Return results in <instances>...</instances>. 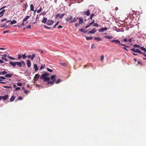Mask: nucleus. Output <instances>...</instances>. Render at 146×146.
<instances>
[{
	"label": "nucleus",
	"mask_w": 146,
	"mask_h": 146,
	"mask_svg": "<svg viewBox=\"0 0 146 146\" xmlns=\"http://www.w3.org/2000/svg\"><path fill=\"white\" fill-rule=\"evenodd\" d=\"M49 74L46 72H45L44 73H42L40 77V79L42 80H43L44 82H47L49 80V77L48 76H49Z\"/></svg>",
	"instance_id": "f257e3e1"
},
{
	"label": "nucleus",
	"mask_w": 146,
	"mask_h": 146,
	"mask_svg": "<svg viewBox=\"0 0 146 146\" xmlns=\"http://www.w3.org/2000/svg\"><path fill=\"white\" fill-rule=\"evenodd\" d=\"M41 22L50 26L53 24L54 23V21L52 20H50V19L47 20V18L44 17L43 18L42 20L41 21Z\"/></svg>",
	"instance_id": "f03ea898"
},
{
	"label": "nucleus",
	"mask_w": 146,
	"mask_h": 146,
	"mask_svg": "<svg viewBox=\"0 0 146 146\" xmlns=\"http://www.w3.org/2000/svg\"><path fill=\"white\" fill-rule=\"evenodd\" d=\"M56 75H51L50 77H49V80L48 81V84H53L56 81Z\"/></svg>",
	"instance_id": "7ed1b4c3"
},
{
	"label": "nucleus",
	"mask_w": 146,
	"mask_h": 146,
	"mask_svg": "<svg viewBox=\"0 0 146 146\" xmlns=\"http://www.w3.org/2000/svg\"><path fill=\"white\" fill-rule=\"evenodd\" d=\"M111 42H115L117 44H119L120 45H122V46H126L127 47H128V46H127L126 45L123 44H122V43L121 44L120 42V41L118 39H115V40H111Z\"/></svg>",
	"instance_id": "20e7f679"
},
{
	"label": "nucleus",
	"mask_w": 146,
	"mask_h": 146,
	"mask_svg": "<svg viewBox=\"0 0 146 146\" xmlns=\"http://www.w3.org/2000/svg\"><path fill=\"white\" fill-rule=\"evenodd\" d=\"M72 16L69 15V16L67 17L66 18V20L67 21H69L68 22L70 23H73V20L72 19Z\"/></svg>",
	"instance_id": "39448f33"
},
{
	"label": "nucleus",
	"mask_w": 146,
	"mask_h": 146,
	"mask_svg": "<svg viewBox=\"0 0 146 146\" xmlns=\"http://www.w3.org/2000/svg\"><path fill=\"white\" fill-rule=\"evenodd\" d=\"M9 97L8 94L5 95L4 96H0V100L3 99V101L6 100Z\"/></svg>",
	"instance_id": "423d86ee"
},
{
	"label": "nucleus",
	"mask_w": 146,
	"mask_h": 146,
	"mask_svg": "<svg viewBox=\"0 0 146 146\" xmlns=\"http://www.w3.org/2000/svg\"><path fill=\"white\" fill-rule=\"evenodd\" d=\"M27 56L28 58H31V60H33L34 58L35 57V55L34 53H33L32 55L29 54Z\"/></svg>",
	"instance_id": "0eeeda50"
},
{
	"label": "nucleus",
	"mask_w": 146,
	"mask_h": 146,
	"mask_svg": "<svg viewBox=\"0 0 146 146\" xmlns=\"http://www.w3.org/2000/svg\"><path fill=\"white\" fill-rule=\"evenodd\" d=\"M79 23L75 24V25L76 26H77L79 25L80 24L82 23L83 22V19L82 18H79Z\"/></svg>",
	"instance_id": "6e6552de"
},
{
	"label": "nucleus",
	"mask_w": 146,
	"mask_h": 146,
	"mask_svg": "<svg viewBox=\"0 0 146 146\" xmlns=\"http://www.w3.org/2000/svg\"><path fill=\"white\" fill-rule=\"evenodd\" d=\"M2 56L1 57V59L4 60L6 61H8L9 60L7 59L6 58V56H7V55L6 54H4L2 55Z\"/></svg>",
	"instance_id": "1a4fd4ad"
},
{
	"label": "nucleus",
	"mask_w": 146,
	"mask_h": 146,
	"mask_svg": "<svg viewBox=\"0 0 146 146\" xmlns=\"http://www.w3.org/2000/svg\"><path fill=\"white\" fill-rule=\"evenodd\" d=\"M9 63L13 67H15L16 66V61L13 62L10 61Z\"/></svg>",
	"instance_id": "9d476101"
},
{
	"label": "nucleus",
	"mask_w": 146,
	"mask_h": 146,
	"mask_svg": "<svg viewBox=\"0 0 146 146\" xmlns=\"http://www.w3.org/2000/svg\"><path fill=\"white\" fill-rule=\"evenodd\" d=\"M5 75V77L7 78H11L13 75L12 74H7L6 73Z\"/></svg>",
	"instance_id": "9b49d317"
},
{
	"label": "nucleus",
	"mask_w": 146,
	"mask_h": 146,
	"mask_svg": "<svg viewBox=\"0 0 146 146\" xmlns=\"http://www.w3.org/2000/svg\"><path fill=\"white\" fill-rule=\"evenodd\" d=\"M27 67L28 68H30L31 65V62L29 60H27Z\"/></svg>",
	"instance_id": "f8f14e48"
},
{
	"label": "nucleus",
	"mask_w": 146,
	"mask_h": 146,
	"mask_svg": "<svg viewBox=\"0 0 146 146\" xmlns=\"http://www.w3.org/2000/svg\"><path fill=\"white\" fill-rule=\"evenodd\" d=\"M108 29V28L107 27L102 28L99 29L98 31L100 32H103L107 30Z\"/></svg>",
	"instance_id": "ddd939ff"
},
{
	"label": "nucleus",
	"mask_w": 146,
	"mask_h": 146,
	"mask_svg": "<svg viewBox=\"0 0 146 146\" xmlns=\"http://www.w3.org/2000/svg\"><path fill=\"white\" fill-rule=\"evenodd\" d=\"M34 68L35 69V72H37L38 70V66L36 64H34Z\"/></svg>",
	"instance_id": "4468645a"
},
{
	"label": "nucleus",
	"mask_w": 146,
	"mask_h": 146,
	"mask_svg": "<svg viewBox=\"0 0 146 146\" xmlns=\"http://www.w3.org/2000/svg\"><path fill=\"white\" fill-rule=\"evenodd\" d=\"M15 96L14 95L12 96L9 99L10 101V102H12L15 99Z\"/></svg>",
	"instance_id": "2eb2a0df"
},
{
	"label": "nucleus",
	"mask_w": 146,
	"mask_h": 146,
	"mask_svg": "<svg viewBox=\"0 0 146 146\" xmlns=\"http://www.w3.org/2000/svg\"><path fill=\"white\" fill-rule=\"evenodd\" d=\"M16 65L17 66L19 67H21L22 66V64L21 62L16 61Z\"/></svg>",
	"instance_id": "dca6fc26"
},
{
	"label": "nucleus",
	"mask_w": 146,
	"mask_h": 146,
	"mask_svg": "<svg viewBox=\"0 0 146 146\" xmlns=\"http://www.w3.org/2000/svg\"><path fill=\"white\" fill-rule=\"evenodd\" d=\"M96 29L94 28L92 30H91L90 31H89L88 32L90 34L94 33L96 31Z\"/></svg>",
	"instance_id": "f3484780"
},
{
	"label": "nucleus",
	"mask_w": 146,
	"mask_h": 146,
	"mask_svg": "<svg viewBox=\"0 0 146 146\" xmlns=\"http://www.w3.org/2000/svg\"><path fill=\"white\" fill-rule=\"evenodd\" d=\"M2 70H3L4 71L1 72H0V75H4L6 74L7 73V72H6L5 70H6L5 69H3Z\"/></svg>",
	"instance_id": "a211bd4d"
},
{
	"label": "nucleus",
	"mask_w": 146,
	"mask_h": 146,
	"mask_svg": "<svg viewBox=\"0 0 146 146\" xmlns=\"http://www.w3.org/2000/svg\"><path fill=\"white\" fill-rule=\"evenodd\" d=\"M6 11L5 10H3L0 12V17H2L4 14L5 12Z\"/></svg>",
	"instance_id": "6ab92c4d"
},
{
	"label": "nucleus",
	"mask_w": 146,
	"mask_h": 146,
	"mask_svg": "<svg viewBox=\"0 0 146 146\" xmlns=\"http://www.w3.org/2000/svg\"><path fill=\"white\" fill-rule=\"evenodd\" d=\"M104 37L105 38L109 39L113 38V37L112 36H110L109 35L105 36Z\"/></svg>",
	"instance_id": "aec40b11"
},
{
	"label": "nucleus",
	"mask_w": 146,
	"mask_h": 146,
	"mask_svg": "<svg viewBox=\"0 0 146 146\" xmlns=\"http://www.w3.org/2000/svg\"><path fill=\"white\" fill-rule=\"evenodd\" d=\"M40 76L39 74H36L35 76V79H37L38 80L39 78H40Z\"/></svg>",
	"instance_id": "412c9836"
},
{
	"label": "nucleus",
	"mask_w": 146,
	"mask_h": 146,
	"mask_svg": "<svg viewBox=\"0 0 146 146\" xmlns=\"http://www.w3.org/2000/svg\"><path fill=\"white\" fill-rule=\"evenodd\" d=\"M17 23V21L15 20H13L12 21H11L10 22V24L13 25Z\"/></svg>",
	"instance_id": "4be33fe9"
},
{
	"label": "nucleus",
	"mask_w": 146,
	"mask_h": 146,
	"mask_svg": "<svg viewBox=\"0 0 146 146\" xmlns=\"http://www.w3.org/2000/svg\"><path fill=\"white\" fill-rule=\"evenodd\" d=\"M30 10L31 11H34V6L33 4H31L30 5Z\"/></svg>",
	"instance_id": "5701e85b"
},
{
	"label": "nucleus",
	"mask_w": 146,
	"mask_h": 146,
	"mask_svg": "<svg viewBox=\"0 0 146 146\" xmlns=\"http://www.w3.org/2000/svg\"><path fill=\"white\" fill-rule=\"evenodd\" d=\"M18 57L17 58H16V60H18L20 59L22 57V55L19 54H18Z\"/></svg>",
	"instance_id": "b1692460"
},
{
	"label": "nucleus",
	"mask_w": 146,
	"mask_h": 146,
	"mask_svg": "<svg viewBox=\"0 0 146 146\" xmlns=\"http://www.w3.org/2000/svg\"><path fill=\"white\" fill-rule=\"evenodd\" d=\"M94 39L95 40L98 41H99L101 40V39L98 37H95L94 38Z\"/></svg>",
	"instance_id": "393cba45"
},
{
	"label": "nucleus",
	"mask_w": 146,
	"mask_h": 146,
	"mask_svg": "<svg viewBox=\"0 0 146 146\" xmlns=\"http://www.w3.org/2000/svg\"><path fill=\"white\" fill-rule=\"evenodd\" d=\"M84 14H86L87 16H89L90 14V11L88 10L87 11L84 12Z\"/></svg>",
	"instance_id": "a878e982"
},
{
	"label": "nucleus",
	"mask_w": 146,
	"mask_h": 146,
	"mask_svg": "<svg viewBox=\"0 0 146 146\" xmlns=\"http://www.w3.org/2000/svg\"><path fill=\"white\" fill-rule=\"evenodd\" d=\"M47 11H44V12H41L40 14H39V15H45L46 13H47Z\"/></svg>",
	"instance_id": "bb28decb"
},
{
	"label": "nucleus",
	"mask_w": 146,
	"mask_h": 146,
	"mask_svg": "<svg viewBox=\"0 0 146 146\" xmlns=\"http://www.w3.org/2000/svg\"><path fill=\"white\" fill-rule=\"evenodd\" d=\"M30 17L29 16H27L25 17V18L23 19V21H25L29 19Z\"/></svg>",
	"instance_id": "cd10ccee"
},
{
	"label": "nucleus",
	"mask_w": 146,
	"mask_h": 146,
	"mask_svg": "<svg viewBox=\"0 0 146 146\" xmlns=\"http://www.w3.org/2000/svg\"><path fill=\"white\" fill-rule=\"evenodd\" d=\"M138 50V49H135L134 48L131 49V50L132 51H133L134 52H137Z\"/></svg>",
	"instance_id": "c85d7f7f"
},
{
	"label": "nucleus",
	"mask_w": 146,
	"mask_h": 146,
	"mask_svg": "<svg viewBox=\"0 0 146 146\" xmlns=\"http://www.w3.org/2000/svg\"><path fill=\"white\" fill-rule=\"evenodd\" d=\"M61 82V80L60 79H58L55 81V83L56 84H58Z\"/></svg>",
	"instance_id": "c756f323"
},
{
	"label": "nucleus",
	"mask_w": 146,
	"mask_h": 146,
	"mask_svg": "<svg viewBox=\"0 0 146 146\" xmlns=\"http://www.w3.org/2000/svg\"><path fill=\"white\" fill-rule=\"evenodd\" d=\"M5 77L4 76H0V81H2L3 80L6 79Z\"/></svg>",
	"instance_id": "7c9ffc66"
},
{
	"label": "nucleus",
	"mask_w": 146,
	"mask_h": 146,
	"mask_svg": "<svg viewBox=\"0 0 146 146\" xmlns=\"http://www.w3.org/2000/svg\"><path fill=\"white\" fill-rule=\"evenodd\" d=\"M140 48L141 50H143L145 52H146V49L143 47H141Z\"/></svg>",
	"instance_id": "2f4dec72"
},
{
	"label": "nucleus",
	"mask_w": 146,
	"mask_h": 146,
	"mask_svg": "<svg viewBox=\"0 0 146 146\" xmlns=\"http://www.w3.org/2000/svg\"><path fill=\"white\" fill-rule=\"evenodd\" d=\"M23 59H25L27 57V56L26 55V54L25 53L22 55Z\"/></svg>",
	"instance_id": "473e14b6"
},
{
	"label": "nucleus",
	"mask_w": 146,
	"mask_h": 146,
	"mask_svg": "<svg viewBox=\"0 0 146 146\" xmlns=\"http://www.w3.org/2000/svg\"><path fill=\"white\" fill-rule=\"evenodd\" d=\"M10 5H9L7 6H3V7H1L0 9V11H1V10H4L3 9H5V8L7 7H8V6H9Z\"/></svg>",
	"instance_id": "72a5a7b5"
},
{
	"label": "nucleus",
	"mask_w": 146,
	"mask_h": 146,
	"mask_svg": "<svg viewBox=\"0 0 146 146\" xmlns=\"http://www.w3.org/2000/svg\"><path fill=\"white\" fill-rule=\"evenodd\" d=\"M31 10H29V11H28V12H27V15H29V16H30V17H31V13H32L31 12Z\"/></svg>",
	"instance_id": "f704fd0d"
},
{
	"label": "nucleus",
	"mask_w": 146,
	"mask_h": 146,
	"mask_svg": "<svg viewBox=\"0 0 146 146\" xmlns=\"http://www.w3.org/2000/svg\"><path fill=\"white\" fill-rule=\"evenodd\" d=\"M45 67V64H42V65L41 66L40 68V70H41L44 67Z\"/></svg>",
	"instance_id": "c9c22d12"
},
{
	"label": "nucleus",
	"mask_w": 146,
	"mask_h": 146,
	"mask_svg": "<svg viewBox=\"0 0 146 146\" xmlns=\"http://www.w3.org/2000/svg\"><path fill=\"white\" fill-rule=\"evenodd\" d=\"M43 26L45 29H49L51 28V27H49L47 26H46V25H43Z\"/></svg>",
	"instance_id": "e433bc0d"
},
{
	"label": "nucleus",
	"mask_w": 146,
	"mask_h": 146,
	"mask_svg": "<svg viewBox=\"0 0 146 146\" xmlns=\"http://www.w3.org/2000/svg\"><path fill=\"white\" fill-rule=\"evenodd\" d=\"M84 29H80L79 30L80 31H81V32H83L84 33H85L86 32H87V31H84Z\"/></svg>",
	"instance_id": "4c0bfd02"
},
{
	"label": "nucleus",
	"mask_w": 146,
	"mask_h": 146,
	"mask_svg": "<svg viewBox=\"0 0 146 146\" xmlns=\"http://www.w3.org/2000/svg\"><path fill=\"white\" fill-rule=\"evenodd\" d=\"M42 8L40 7V8L37 11V13H39L42 11Z\"/></svg>",
	"instance_id": "58836bf2"
},
{
	"label": "nucleus",
	"mask_w": 146,
	"mask_h": 146,
	"mask_svg": "<svg viewBox=\"0 0 146 146\" xmlns=\"http://www.w3.org/2000/svg\"><path fill=\"white\" fill-rule=\"evenodd\" d=\"M46 69L47 70L50 72H53V70H52L48 68H47Z\"/></svg>",
	"instance_id": "ea45409f"
},
{
	"label": "nucleus",
	"mask_w": 146,
	"mask_h": 146,
	"mask_svg": "<svg viewBox=\"0 0 146 146\" xmlns=\"http://www.w3.org/2000/svg\"><path fill=\"white\" fill-rule=\"evenodd\" d=\"M92 38V37H86V39L87 40H91Z\"/></svg>",
	"instance_id": "a19ab883"
},
{
	"label": "nucleus",
	"mask_w": 146,
	"mask_h": 146,
	"mask_svg": "<svg viewBox=\"0 0 146 146\" xmlns=\"http://www.w3.org/2000/svg\"><path fill=\"white\" fill-rule=\"evenodd\" d=\"M133 46L135 47H137V48H140V46L137 44H135L133 45Z\"/></svg>",
	"instance_id": "79ce46f5"
},
{
	"label": "nucleus",
	"mask_w": 146,
	"mask_h": 146,
	"mask_svg": "<svg viewBox=\"0 0 146 146\" xmlns=\"http://www.w3.org/2000/svg\"><path fill=\"white\" fill-rule=\"evenodd\" d=\"M21 64H22V65H23L24 66L25 65V63L23 60H21Z\"/></svg>",
	"instance_id": "37998d69"
},
{
	"label": "nucleus",
	"mask_w": 146,
	"mask_h": 146,
	"mask_svg": "<svg viewBox=\"0 0 146 146\" xmlns=\"http://www.w3.org/2000/svg\"><path fill=\"white\" fill-rule=\"evenodd\" d=\"M20 89H21V88L19 87H16L15 90V91H17V90H20Z\"/></svg>",
	"instance_id": "c03bdc74"
},
{
	"label": "nucleus",
	"mask_w": 146,
	"mask_h": 146,
	"mask_svg": "<svg viewBox=\"0 0 146 146\" xmlns=\"http://www.w3.org/2000/svg\"><path fill=\"white\" fill-rule=\"evenodd\" d=\"M104 56L103 55H102L100 58V60L102 61H103L104 59Z\"/></svg>",
	"instance_id": "a18cd8bd"
},
{
	"label": "nucleus",
	"mask_w": 146,
	"mask_h": 146,
	"mask_svg": "<svg viewBox=\"0 0 146 146\" xmlns=\"http://www.w3.org/2000/svg\"><path fill=\"white\" fill-rule=\"evenodd\" d=\"M36 87H38V88H40V87H42L43 86L42 85H39V84H37L36 85Z\"/></svg>",
	"instance_id": "49530a36"
},
{
	"label": "nucleus",
	"mask_w": 146,
	"mask_h": 146,
	"mask_svg": "<svg viewBox=\"0 0 146 146\" xmlns=\"http://www.w3.org/2000/svg\"><path fill=\"white\" fill-rule=\"evenodd\" d=\"M3 87L4 88H12V87L11 86H3Z\"/></svg>",
	"instance_id": "de8ad7c7"
},
{
	"label": "nucleus",
	"mask_w": 146,
	"mask_h": 146,
	"mask_svg": "<svg viewBox=\"0 0 146 146\" xmlns=\"http://www.w3.org/2000/svg\"><path fill=\"white\" fill-rule=\"evenodd\" d=\"M17 85L19 86H22V84L21 82H18L17 84Z\"/></svg>",
	"instance_id": "09e8293b"
},
{
	"label": "nucleus",
	"mask_w": 146,
	"mask_h": 146,
	"mask_svg": "<svg viewBox=\"0 0 146 146\" xmlns=\"http://www.w3.org/2000/svg\"><path fill=\"white\" fill-rule=\"evenodd\" d=\"M23 99V98L22 96H19L18 98V100H21Z\"/></svg>",
	"instance_id": "8fccbe9b"
},
{
	"label": "nucleus",
	"mask_w": 146,
	"mask_h": 146,
	"mask_svg": "<svg viewBox=\"0 0 146 146\" xmlns=\"http://www.w3.org/2000/svg\"><path fill=\"white\" fill-rule=\"evenodd\" d=\"M65 15L64 13H63L59 17V18H62V17L64 16Z\"/></svg>",
	"instance_id": "3c124183"
},
{
	"label": "nucleus",
	"mask_w": 146,
	"mask_h": 146,
	"mask_svg": "<svg viewBox=\"0 0 146 146\" xmlns=\"http://www.w3.org/2000/svg\"><path fill=\"white\" fill-rule=\"evenodd\" d=\"M93 25L96 27H98L99 26V25L97 23H95Z\"/></svg>",
	"instance_id": "603ef678"
},
{
	"label": "nucleus",
	"mask_w": 146,
	"mask_h": 146,
	"mask_svg": "<svg viewBox=\"0 0 146 146\" xmlns=\"http://www.w3.org/2000/svg\"><path fill=\"white\" fill-rule=\"evenodd\" d=\"M26 28L27 29H30L31 28V25H29L28 26L26 27Z\"/></svg>",
	"instance_id": "864d4df0"
},
{
	"label": "nucleus",
	"mask_w": 146,
	"mask_h": 146,
	"mask_svg": "<svg viewBox=\"0 0 146 146\" xmlns=\"http://www.w3.org/2000/svg\"><path fill=\"white\" fill-rule=\"evenodd\" d=\"M7 20V18H4L3 19H2V20H1V22L2 23L4 21H6Z\"/></svg>",
	"instance_id": "5fc2aeb1"
},
{
	"label": "nucleus",
	"mask_w": 146,
	"mask_h": 146,
	"mask_svg": "<svg viewBox=\"0 0 146 146\" xmlns=\"http://www.w3.org/2000/svg\"><path fill=\"white\" fill-rule=\"evenodd\" d=\"M9 32V30L5 31L3 32V33L4 34H5L7 33H8Z\"/></svg>",
	"instance_id": "6e6d98bb"
},
{
	"label": "nucleus",
	"mask_w": 146,
	"mask_h": 146,
	"mask_svg": "<svg viewBox=\"0 0 146 146\" xmlns=\"http://www.w3.org/2000/svg\"><path fill=\"white\" fill-rule=\"evenodd\" d=\"M60 15V14L59 13H58L56 15V16L55 17V19H57L58 17Z\"/></svg>",
	"instance_id": "4d7b16f0"
},
{
	"label": "nucleus",
	"mask_w": 146,
	"mask_h": 146,
	"mask_svg": "<svg viewBox=\"0 0 146 146\" xmlns=\"http://www.w3.org/2000/svg\"><path fill=\"white\" fill-rule=\"evenodd\" d=\"M38 80L37 79H34L33 80H32V82L33 83H35L36 81H37Z\"/></svg>",
	"instance_id": "13d9d810"
},
{
	"label": "nucleus",
	"mask_w": 146,
	"mask_h": 146,
	"mask_svg": "<svg viewBox=\"0 0 146 146\" xmlns=\"http://www.w3.org/2000/svg\"><path fill=\"white\" fill-rule=\"evenodd\" d=\"M28 91L27 90H25L24 91V93L26 94H27L28 93Z\"/></svg>",
	"instance_id": "bf43d9fd"
},
{
	"label": "nucleus",
	"mask_w": 146,
	"mask_h": 146,
	"mask_svg": "<svg viewBox=\"0 0 146 146\" xmlns=\"http://www.w3.org/2000/svg\"><path fill=\"white\" fill-rule=\"evenodd\" d=\"M10 59L12 60H16V58H15L12 56H10Z\"/></svg>",
	"instance_id": "052dcab7"
},
{
	"label": "nucleus",
	"mask_w": 146,
	"mask_h": 146,
	"mask_svg": "<svg viewBox=\"0 0 146 146\" xmlns=\"http://www.w3.org/2000/svg\"><path fill=\"white\" fill-rule=\"evenodd\" d=\"M61 65H62V66H65L66 65V64L64 63H60Z\"/></svg>",
	"instance_id": "680f3d73"
},
{
	"label": "nucleus",
	"mask_w": 146,
	"mask_h": 146,
	"mask_svg": "<svg viewBox=\"0 0 146 146\" xmlns=\"http://www.w3.org/2000/svg\"><path fill=\"white\" fill-rule=\"evenodd\" d=\"M137 53H139L142 54V53H143V52H141V51L139 50V49L138 50Z\"/></svg>",
	"instance_id": "e2e57ef3"
},
{
	"label": "nucleus",
	"mask_w": 146,
	"mask_h": 146,
	"mask_svg": "<svg viewBox=\"0 0 146 146\" xmlns=\"http://www.w3.org/2000/svg\"><path fill=\"white\" fill-rule=\"evenodd\" d=\"M95 48V47L94 46V44H92V45L91 46V48L92 49V48Z\"/></svg>",
	"instance_id": "0e129e2a"
},
{
	"label": "nucleus",
	"mask_w": 146,
	"mask_h": 146,
	"mask_svg": "<svg viewBox=\"0 0 146 146\" xmlns=\"http://www.w3.org/2000/svg\"><path fill=\"white\" fill-rule=\"evenodd\" d=\"M62 27L60 25H59L57 27L58 28V29H61L62 28Z\"/></svg>",
	"instance_id": "69168bd1"
},
{
	"label": "nucleus",
	"mask_w": 146,
	"mask_h": 146,
	"mask_svg": "<svg viewBox=\"0 0 146 146\" xmlns=\"http://www.w3.org/2000/svg\"><path fill=\"white\" fill-rule=\"evenodd\" d=\"M4 62V61L2 60L1 59H0V63H2Z\"/></svg>",
	"instance_id": "338daca9"
},
{
	"label": "nucleus",
	"mask_w": 146,
	"mask_h": 146,
	"mask_svg": "<svg viewBox=\"0 0 146 146\" xmlns=\"http://www.w3.org/2000/svg\"><path fill=\"white\" fill-rule=\"evenodd\" d=\"M137 63H138V64H141V62L140 61V60H138L137 61Z\"/></svg>",
	"instance_id": "774afa93"
}]
</instances>
